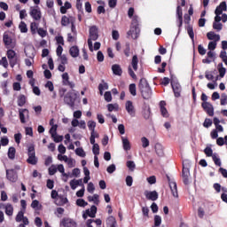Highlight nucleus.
<instances>
[{"label": "nucleus", "instance_id": "1", "mask_svg": "<svg viewBox=\"0 0 227 227\" xmlns=\"http://www.w3.org/2000/svg\"><path fill=\"white\" fill-rule=\"evenodd\" d=\"M138 88L141 91V95L145 100H150L152 98V88L148 84L146 79L142 78L139 82Z\"/></svg>", "mask_w": 227, "mask_h": 227}, {"label": "nucleus", "instance_id": "2", "mask_svg": "<svg viewBox=\"0 0 227 227\" xmlns=\"http://www.w3.org/2000/svg\"><path fill=\"white\" fill-rule=\"evenodd\" d=\"M98 40V27L92 26L90 27V35L88 39L89 50L93 52V42Z\"/></svg>", "mask_w": 227, "mask_h": 227}, {"label": "nucleus", "instance_id": "3", "mask_svg": "<svg viewBox=\"0 0 227 227\" xmlns=\"http://www.w3.org/2000/svg\"><path fill=\"white\" fill-rule=\"evenodd\" d=\"M3 41L7 49H15L17 42L10 32H4L3 35Z\"/></svg>", "mask_w": 227, "mask_h": 227}, {"label": "nucleus", "instance_id": "4", "mask_svg": "<svg viewBox=\"0 0 227 227\" xmlns=\"http://www.w3.org/2000/svg\"><path fill=\"white\" fill-rule=\"evenodd\" d=\"M191 165L189 161L185 160L183 162V181L185 185H189L191 184Z\"/></svg>", "mask_w": 227, "mask_h": 227}, {"label": "nucleus", "instance_id": "5", "mask_svg": "<svg viewBox=\"0 0 227 227\" xmlns=\"http://www.w3.org/2000/svg\"><path fill=\"white\" fill-rule=\"evenodd\" d=\"M27 155H28V159L27 160V162L28 164H32V166L36 165V162H38V159H36V153H35L34 145H30L28 147Z\"/></svg>", "mask_w": 227, "mask_h": 227}, {"label": "nucleus", "instance_id": "6", "mask_svg": "<svg viewBox=\"0 0 227 227\" xmlns=\"http://www.w3.org/2000/svg\"><path fill=\"white\" fill-rule=\"evenodd\" d=\"M29 15L32 17L34 20H42V11L38 6H31L29 9Z\"/></svg>", "mask_w": 227, "mask_h": 227}, {"label": "nucleus", "instance_id": "7", "mask_svg": "<svg viewBox=\"0 0 227 227\" xmlns=\"http://www.w3.org/2000/svg\"><path fill=\"white\" fill-rule=\"evenodd\" d=\"M75 98H77V94L74 92H67L64 97V102L70 107H74V106H75Z\"/></svg>", "mask_w": 227, "mask_h": 227}, {"label": "nucleus", "instance_id": "8", "mask_svg": "<svg viewBox=\"0 0 227 227\" xmlns=\"http://www.w3.org/2000/svg\"><path fill=\"white\" fill-rule=\"evenodd\" d=\"M128 38H132V40H137L139 37V27L137 25H133L127 33Z\"/></svg>", "mask_w": 227, "mask_h": 227}, {"label": "nucleus", "instance_id": "9", "mask_svg": "<svg viewBox=\"0 0 227 227\" xmlns=\"http://www.w3.org/2000/svg\"><path fill=\"white\" fill-rule=\"evenodd\" d=\"M7 58L9 59L10 66L12 68L17 65V53L13 50L7 51Z\"/></svg>", "mask_w": 227, "mask_h": 227}, {"label": "nucleus", "instance_id": "10", "mask_svg": "<svg viewBox=\"0 0 227 227\" xmlns=\"http://www.w3.org/2000/svg\"><path fill=\"white\" fill-rule=\"evenodd\" d=\"M6 178L9 180V182L15 184V182L19 180V175L13 168L6 169Z\"/></svg>", "mask_w": 227, "mask_h": 227}, {"label": "nucleus", "instance_id": "11", "mask_svg": "<svg viewBox=\"0 0 227 227\" xmlns=\"http://www.w3.org/2000/svg\"><path fill=\"white\" fill-rule=\"evenodd\" d=\"M125 109L128 114H129V116H131L132 118L136 116V107H134V103H132V101L130 100L126 101Z\"/></svg>", "mask_w": 227, "mask_h": 227}, {"label": "nucleus", "instance_id": "12", "mask_svg": "<svg viewBox=\"0 0 227 227\" xmlns=\"http://www.w3.org/2000/svg\"><path fill=\"white\" fill-rule=\"evenodd\" d=\"M24 214H26V211H19L15 221L16 223H24V224H29V219H27V216H24Z\"/></svg>", "mask_w": 227, "mask_h": 227}, {"label": "nucleus", "instance_id": "13", "mask_svg": "<svg viewBox=\"0 0 227 227\" xmlns=\"http://www.w3.org/2000/svg\"><path fill=\"white\" fill-rule=\"evenodd\" d=\"M201 106L208 116H214V106H212L209 102H203Z\"/></svg>", "mask_w": 227, "mask_h": 227}, {"label": "nucleus", "instance_id": "14", "mask_svg": "<svg viewBox=\"0 0 227 227\" xmlns=\"http://www.w3.org/2000/svg\"><path fill=\"white\" fill-rule=\"evenodd\" d=\"M97 215V207L92 206L90 209H86L82 215L83 219H88V217H95Z\"/></svg>", "mask_w": 227, "mask_h": 227}, {"label": "nucleus", "instance_id": "15", "mask_svg": "<svg viewBox=\"0 0 227 227\" xmlns=\"http://www.w3.org/2000/svg\"><path fill=\"white\" fill-rule=\"evenodd\" d=\"M19 114H20V122L26 123V120L29 118V110L21 108L19 110Z\"/></svg>", "mask_w": 227, "mask_h": 227}, {"label": "nucleus", "instance_id": "16", "mask_svg": "<svg viewBox=\"0 0 227 227\" xmlns=\"http://www.w3.org/2000/svg\"><path fill=\"white\" fill-rule=\"evenodd\" d=\"M145 196L147 200H150L151 201H157L159 200V193L157 192L153 191V192H145Z\"/></svg>", "mask_w": 227, "mask_h": 227}, {"label": "nucleus", "instance_id": "17", "mask_svg": "<svg viewBox=\"0 0 227 227\" xmlns=\"http://www.w3.org/2000/svg\"><path fill=\"white\" fill-rule=\"evenodd\" d=\"M160 114L163 118H168L169 114L168 113V109H166V101H160Z\"/></svg>", "mask_w": 227, "mask_h": 227}, {"label": "nucleus", "instance_id": "18", "mask_svg": "<svg viewBox=\"0 0 227 227\" xmlns=\"http://www.w3.org/2000/svg\"><path fill=\"white\" fill-rule=\"evenodd\" d=\"M169 187L174 198H178V190L176 187V182L169 181Z\"/></svg>", "mask_w": 227, "mask_h": 227}, {"label": "nucleus", "instance_id": "19", "mask_svg": "<svg viewBox=\"0 0 227 227\" xmlns=\"http://www.w3.org/2000/svg\"><path fill=\"white\" fill-rule=\"evenodd\" d=\"M25 54L27 58L33 61L35 59V48L31 46L25 48Z\"/></svg>", "mask_w": 227, "mask_h": 227}, {"label": "nucleus", "instance_id": "20", "mask_svg": "<svg viewBox=\"0 0 227 227\" xmlns=\"http://www.w3.org/2000/svg\"><path fill=\"white\" fill-rule=\"evenodd\" d=\"M62 224L64 227H75L77 226V223H75V221H74L73 219L70 218H65L62 221Z\"/></svg>", "mask_w": 227, "mask_h": 227}, {"label": "nucleus", "instance_id": "21", "mask_svg": "<svg viewBox=\"0 0 227 227\" xmlns=\"http://www.w3.org/2000/svg\"><path fill=\"white\" fill-rule=\"evenodd\" d=\"M56 205L61 207L63 205H67L68 203V199L67 197H63L61 195L58 196L57 200H55Z\"/></svg>", "mask_w": 227, "mask_h": 227}, {"label": "nucleus", "instance_id": "22", "mask_svg": "<svg viewBox=\"0 0 227 227\" xmlns=\"http://www.w3.org/2000/svg\"><path fill=\"white\" fill-rule=\"evenodd\" d=\"M155 152L158 157H164V147L160 143L156 144L155 146Z\"/></svg>", "mask_w": 227, "mask_h": 227}, {"label": "nucleus", "instance_id": "23", "mask_svg": "<svg viewBox=\"0 0 227 227\" xmlns=\"http://www.w3.org/2000/svg\"><path fill=\"white\" fill-rule=\"evenodd\" d=\"M172 89H173L175 97L176 98L180 97V93L182 91V86H180L179 83H172Z\"/></svg>", "mask_w": 227, "mask_h": 227}, {"label": "nucleus", "instance_id": "24", "mask_svg": "<svg viewBox=\"0 0 227 227\" xmlns=\"http://www.w3.org/2000/svg\"><path fill=\"white\" fill-rule=\"evenodd\" d=\"M70 22H75V18H68L67 16H62L61 18V26H68V24H70Z\"/></svg>", "mask_w": 227, "mask_h": 227}, {"label": "nucleus", "instance_id": "25", "mask_svg": "<svg viewBox=\"0 0 227 227\" xmlns=\"http://www.w3.org/2000/svg\"><path fill=\"white\" fill-rule=\"evenodd\" d=\"M207 37L208 38V40H214L213 42H219V40H221V35L214 32H208L207 34Z\"/></svg>", "mask_w": 227, "mask_h": 227}, {"label": "nucleus", "instance_id": "26", "mask_svg": "<svg viewBox=\"0 0 227 227\" xmlns=\"http://www.w3.org/2000/svg\"><path fill=\"white\" fill-rule=\"evenodd\" d=\"M121 141H122L123 150H125V152H129V150H130V142L129 141V138L125 137H121Z\"/></svg>", "mask_w": 227, "mask_h": 227}, {"label": "nucleus", "instance_id": "27", "mask_svg": "<svg viewBox=\"0 0 227 227\" xmlns=\"http://www.w3.org/2000/svg\"><path fill=\"white\" fill-rule=\"evenodd\" d=\"M112 71L114 75H121L122 74L121 67H120V65L118 64H114L112 66Z\"/></svg>", "mask_w": 227, "mask_h": 227}, {"label": "nucleus", "instance_id": "28", "mask_svg": "<svg viewBox=\"0 0 227 227\" xmlns=\"http://www.w3.org/2000/svg\"><path fill=\"white\" fill-rule=\"evenodd\" d=\"M69 53H70V56H72V58H78L79 47H77V46L71 47L69 50Z\"/></svg>", "mask_w": 227, "mask_h": 227}, {"label": "nucleus", "instance_id": "29", "mask_svg": "<svg viewBox=\"0 0 227 227\" xmlns=\"http://www.w3.org/2000/svg\"><path fill=\"white\" fill-rule=\"evenodd\" d=\"M217 70L219 72L220 77H224V75H226V69L224 68V66L223 65V63L218 64Z\"/></svg>", "mask_w": 227, "mask_h": 227}, {"label": "nucleus", "instance_id": "30", "mask_svg": "<svg viewBox=\"0 0 227 227\" xmlns=\"http://www.w3.org/2000/svg\"><path fill=\"white\" fill-rule=\"evenodd\" d=\"M139 63V59H137V55L133 56L131 60V67L135 72L137 70V64Z\"/></svg>", "mask_w": 227, "mask_h": 227}, {"label": "nucleus", "instance_id": "31", "mask_svg": "<svg viewBox=\"0 0 227 227\" xmlns=\"http://www.w3.org/2000/svg\"><path fill=\"white\" fill-rule=\"evenodd\" d=\"M25 105H26V96L21 94L18 97V106L19 107H23V106Z\"/></svg>", "mask_w": 227, "mask_h": 227}, {"label": "nucleus", "instance_id": "32", "mask_svg": "<svg viewBox=\"0 0 227 227\" xmlns=\"http://www.w3.org/2000/svg\"><path fill=\"white\" fill-rule=\"evenodd\" d=\"M92 153L94 154V157H97L100 155V146L98 144H94L92 146Z\"/></svg>", "mask_w": 227, "mask_h": 227}, {"label": "nucleus", "instance_id": "33", "mask_svg": "<svg viewBox=\"0 0 227 227\" xmlns=\"http://www.w3.org/2000/svg\"><path fill=\"white\" fill-rule=\"evenodd\" d=\"M106 224H108L109 227H116V218L109 216L106 220Z\"/></svg>", "mask_w": 227, "mask_h": 227}, {"label": "nucleus", "instance_id": "34", "mask_svg": "<svg viewBox=\"0 0 227 227\" xmlns=\"http://www.w3.org/2000/svg\"><path fill=\"white\" fill-rule=\"evenodd\" d=\"M16 153L17 151L15 150V147H10L8 150V158L11 159V160H13Z\"/></svg>", "mask_w": 227, "mask_h": 227}, {"label": "nucleus", "instance_id": "35", "mask_svg": "<svg viewBox=\"0 0 227 227\" xmlns=\"http://www.w3.org/2000/svg\"><path fill=\"white\" fill-rule=\"evenodd\" d=\"M5 214L6 215H13V206L12 204L5 205Z\"/></svg>", "mask_w": 227, "mask_h": 227}, {"label": "nucleus", "instance_id": "36", "mask_svg": "<svg viewBox=\"0 0 227 227\" xmlns=\"http://www.w3.org/2000/svg\"><path fill=\"white\" fill-rule=\"evenodd\" d=\"M215 10H218L220 12V14L223 15V12H226L227 6H226V2H222L219 6L216 7Z\"/></svg>", "mask_w": 227, "mask_h": 227}, {"label": "nucleus", "instance_id": "37", "mask_svg": "<svg viewBox=\"0 0 227 227\" xmlns=\"http://www.w3.org/2000/svg\"><path fill=\"white\" fill-rule=\"evenodd\" d=\"M19 29L20 33H27V25L26 24V22L21 21L19 25Z\"/></svg>", "mask_w": 227, "mask_h": 227}, {"label": "nucleus", "instance_id": "38", "mask_svg": "<svg viewBox=\"0 0 227 227\" xmlns=\"http://www.w3.org/2000/svg\"><path fill=\"white\" fill-rule=\"evenodd\" d=\"M160 224H162V217H160V215H156L154 216V226L153 227H159L160 226Z\"/></svg>", "mask_w": 227, "mask_h": 227}, {"label": "nucleus", "instance_id": "39", "mask_svg": "<svg viewBox=\"0 0 227 227\" xmlns=\"http://www.w3.org/2000/svg\"><path fill=\"white\" fill-rule=\"evenodd\" d=\"M129 93L132 95V97H136L137 95V89H136V83H131L129 87Z\"/></svg>", "mask_w": 227, "mask_h": 227}, {"label": "nucleus", "instance_id": "40", "mask_svg": "<svg viewBox=\"0 0 227 227\" xmlns=\"http://www.w3.org/2000/svg\"><path fill=\"white\" fill-rule=\"evenodd\" d=\"M143 116L145 120H150V116H152V112L150 111V108L144 109Z\"/></svg>", "mask_w": 227, "mask_h": 227}, {"label": "nucleus", "instance_id": "41", "mask_svg": "<svg viewBox=\"0 0 227 227\" xmlns=\"http://www.w3.org/2000/svg\"><path fill=\"white\" fill-rule=\"evenodd\" d=\"M62 82L64 86H66V84H68V82H70V76H68V73H64L62 74Z\"/></svg>", "mask_w": 227, "mask_h": 227}, {"label": "nucleus", "instance_id": "42", "mask_svg": "<svg viewBox=\"0 0 227 227\" xmlns=\"http://www.w3.org/2000/svg\"><path fill=\"white\" fill-rule=\"evenodd\" d=\"M187 33H188L192 42H194V30L192 29V27L188 26Z\"/></svg>", "mask_w": 227, "mask_h": 227}, {"label": "nucleus", "instance_id": "43", "mask_svg": "<svg viewBox=\"0 0 227 227\" xmlns=\"http://www.w3.org/2000/svg\"><path fill=\"white\" fill-rule=\"evenodd\" d=\"M49 175L52 176V175H56V173H58V167L56 165H51L49 169Z\"/></svg>", "mask_w": 227, "mask_h": 227}, {"label": "nucleus", "instance_id": "44", "mask_svg": "<svg viewBox=\"0 0 227 227\" xmlns=\"http://www.w3.org/2000/svg\"><path fill=\"white\" fill-rule=\"evenodd\" d=\"M215 17L214 22H220L221 20H223V19L221 18V11H219V9L215 11Z\"/></svg>", "mask_w": 227, "mask_h": 227}, {"label": "nucleus", "instance_id": "45", "mask_svg": "<svg viewBox=\"0 0 227 227\" xmlns=\"http://www.w3.org/2000/svg\"><path fill=\"white\" fill-rule=\"evenodd\" d=\"M37 29H38V24H36V22H32L30 24V31L32 35H35Z\"/></svg>", "mask_w": 227, "mask_h": 227}, {"label": "nucleus", "instance_id": "46", "mask_svg": "<svg viewBox=\"0 0 227 227\" xmlns=\"http://www.w3.org/2000/svg\"><path fill=\"white\" fill-rule=\"evenodd\" d=\"M204 153L207 155V157H213L214 156V151L210 147H206L204 149Z\"/></svg>", "mask_w": 227, "mask_h": 227}, {"label": "nucleus", "instance_id": "47", "mask_svg": "<svg viewBox=\"0 0 227 227\" xmlns=\"http://www.w3.org/2000/svg\"><path fill=\"white\" fill-rule=\"evenodd\" d=\"M141 142L143 148H148V146H150V141L148 140V138L143 137L141 138Z\"/></svg>", "mask_w": 227, "mask_h": 227}, {"label": "nucleus", "instance_id": "48", "mask_svg": "<svg viewBox=\"0 0 227 227\" xmlns=\"http://www.w3.org/2000/svg\"><path fill=\"white\" fill-rule=\"evenodd\" d=\"M75 153L79 157H86V153L84 152V149H82V148H76Z\"/></svg>", "mask_w": 227, "mask_h": 227}, {"label": "nucleus", "instance_id": "49", "mask_svg": "<svg viewBox=\"0 0 227 227\" xmlns=\"http://www.w3.org/2000/svg\"><path fill=\"white\" fill-rule=\"evenodd\" d=\"M98 90L99 91H102V90L106 91V90H109V85L107 84V82H103L98 85Z\"/></svg>", "mask_w": 227, "mask_h": 227}, {"label": "nucleus", "instance_id": "50", "mask_svg": "<svg viewBox=\"0 0 227 227\" xmlns=\"http://www.w3.org/2000/svg\"><path fill=\"white\" fill-rule=\"evenodd\" d=\"M215 47H217V41H212L207 45L209 51H215Z\"/></svg>", "mask_w": 227, "mask_h": 227}, {"label": "nucleus", "instance_id": "51", "mask_svg": "<svg viewBox=\"0 0 227 227\" xmlns=\"http://www.w3.org/2000/svg\"><path fill=\"white\" fill-rule=\"evenodd\" d=\"M213 29H215L216 31H221V29H223V23L214 21Z\"/></svg>", "mask_w": 227, "mask_h": 227}, {"label": "nucleus", "instance_id": "52", "mask_svg": "<svg viewBox=\"0 0 227 227\" xmlns=\"http://www.w3.org/2000/svg\"><path fill=\"white\" fill-rule=\"evenodd\" d=\"M88 128L90 131L95 130V127H97V122H95L94 121H89L88 123Z\"/></svg>", "mask_w": 227, "mask_h": 227}, {"label": "nucleus", "instance_id": "53", "mask_svg": "<svg viewBox=\"0 0 227 227\" xmlns=\"http://www.w3.org/2000/svg\"><path fill=\"white\" fill-rule=\"evenodd\" d=\"M89 201H93L96 205H98V195L94 194L93 196L88 197Z\"/></svg>", "mask_w": 227, "mask_h": 227}, {"label": "nucleus", "instance_id": "54", "mask_svg": "<svg viewBox=\"0 0 227 227\" xmlns=\"http://www.w3.org/2000/svg\"><path fill=\"white\" fill-rule=\"evenodd\" d=\"M76 205H77L78 207H86V206H88V202H86V201L84 200V199H78V200H76Z\"/></svg>", "mask_w": 227, "mask_h": 227}, {"label": "nucleus", "instance_id": "55", "mask_svg": "<svg viewBox=\"0 0 227 227\" xmlns=\"http://www.w3.org/2000/svg\"><path fill=\"white\" fill-rule=\"evenodd\" d=\"M87 191H88V192H90V194H93V192H95V185L93 184V183H89V184H88Z\"/></svg>", "mask_w": 227, "mask_h": 227}, {"label": "nucleus", "instance_id": "56", "mask_svg": "<svg viewBox=\"0 0 227 227\" xmlns=\"http://www.w3.org/2000/svg\"><path fill=\"white\" fill-rule=\"evenodd\" d=\"M215 166H221V159H219V157H217V154H213V157H212Z\"/></svg>", "mask_w": 227, "mask_h": 227}, {"label": "nucleus", "instance_id": "57", "mask_svg": "<svg viewBox=\"0 0 227 227\" xmlns=\"http://www.w3.org/2000/svg\"><path fill=\"white\" fill-rule=\"evenodd\" d=\"M104 97L106 102H111V100H113V96L111 95V91L105 92Z\"/></svg>", "mask_w": 227, "mask_h": 227}, {"label": "nucleus", "instance_id": "58", "mask_svg": "<svg viewBox=\"0 0 227 227\" xmlns=\"http://www.w3.org/2000/svg\"><path fill=\"white\" fill-rule=\"evenodd\" d=\"M147 182L151 185H153V184L157 183V178L155 177V176H151L147 177Z\"/></svg>", "mask_w": 227, "mask_h": 227}, {"label": "nucleus", "instance_id": "59", "mask_svg": "<svg viewBox=\"0 0 227 227\" xmlns=\"http://www.w3.org/2000/svg\"><path fill=\"white\" fill-rule=\"evenodd\" d=\"M107 173H109L110 175L114 173L116 171V165L112 164L110 165L107 168H106Z\"/></svg>", "mask_w": 227, "mask_h": 227}, {"label": "nucleus", "instance_id": "60", "mask_svg": "<svg viewBox=\"0 0 227 227\" xmlns=\"http://www.w3.org/2000/svg\"><path fill=\"white\" fill-rule=\"evenodd\" d=\"M127 167L130 171H134V169H136V163H134V161L129 160L127 162Z\"/></svg>", "mask_w": 227, "mask_h": 227}, {"label": "nucleus", "instance_id": "61", "mask_svg": "<svg viewBox=\"0 0 227 227\" xmlns=\"http://www.w3.org/2000/svg\"><path fill=\"white\" fill-rule=\"evenodd\" d=\"M67 164L68 168H75V160L69 158V160L67 161Z\"/></svg>", "mask_w": 227, "mask_h": 227}, {"label": "nucleus", "instance_id": "62", "mask_svg": "<svg viewBox=\"0 0 227 227\" xmlns=\"http://www.w3.org/2000/svg\"><path fill=\"white\" fill-rule=\"evenodd\" d=\"M25 134L26 136H30L31 137H33V128L31 127L25 128Z\"/></svg>", "mask_w": 227, "mask_h": 227}, {"label": "nucleus", "instance_id": "63", "mask_svg": "<svg viewBox=\"0 0 227 227\" xmlns=\"http://www.w3.org/2000/svg\"><path fill=\"white\" fill-rule=\"evenodd\" d=\"M97 59L98 61H99V63H102V61H104V53H102V51H98Z\"/></svg>", "mask_w": 227, "mask_h": 227}, {"label": "nucleus", "instance_id": "64", "mask_svg": "<svg viewBox=\"0 0 227 227\" xmlns=\"http://www.w3.org/2000/svg\"><path fill=\"white\" fill-rule=\"evenodd\" d=\"M226 104H227V95L222 94L221 106H226Z\"/></svg>", "mask_w": 227, "mask_h": 227}]
</instances>
